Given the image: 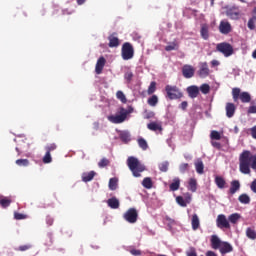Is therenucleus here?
Returning <instances> with one entry per match:
<instances>
[{"label":"nucleus","mask_w":256,"mask_h":256,"mask_svg":"<svg viewBox=\"0 0 256 256\" xmlns=\"http://www.w3.org/2000/svg\"><path fill=\"white\" fill-rule=\"evenodd\" d=\"M95 175H97L96 171H90V172H84L82 174V181L84 183H89V181H93V179L95 178Z\"/></svg>","instance_id":"17"},{"label":"nucleus","mask_w":256,"mask_h":256,"mask_svg":"<svg viewBox=\"0 0 256 256\" xmlns=\"http://www.w3.org/2000/svg\"><path fill=\"white\" fill-rule=\"evenodd\" d=\"M255 23H256V20L253 19V18H250L248 20V29H250V31H255Z\"/></svg>","instance_id":"48"},{"label":"nucleus","mask_w":256,"mask_h":256,"mask_svg":"<svg viewBox=\"0 0 256 256\" xmlns=\"http://www.w3.org/2000/svg\"><path fill=\"white\" fill-rule=\"evenodd\" d=\"M52 161H53V158L51 157V153L46 152L43 157V163L48 164V163H51Z\"/></svg>","instance_id":"46"},{"label":"nucleus","mask_w":256,"mask_h":256,"mask_svg":"<svg viewBox=\"0 0 256 256\" xmlns=\"http://www.w3.org/2000/svg\"><path fill=\"white\" fill-rule=\"evenodd\" d=\"M211 73V70L209 69V64L207 62H201L199 64V70H198V75L201 79H205L209 77Z\"/></svg>","instance_id":"10"},{"label":"nucleus","mask_w":256,"mask_h":256,"mask_svg":"<svg viewBox=\"0 0 256 256\" xmlns=\"http://www.w3.org/2000/svg\"><path fill=\"white\" fill-rule=\"evenodd\" d=\"M105 63H106L105 57H100L97 60L96 67H95V72L97 73V75H101V73H103V67H105Z\"/></svg>","instance_id":"16"},{"label":"nucleus","mask_w":256,"mask_h":256,"mask_svg":"<svg viewBox=\"0 0 256 256\" xmlns=\"http://www.w3.org/2000/svg\"><path fill=\"white\" fill-rule=\"evenodd\" d=\"M210 241L212 249H219L221 255H226V253L233 251V246L229 242H222L217 235H212Z\"/></svg>","instance_id":"1"},{"label":"nucleus","mask_w":256,"mask_h":256,"mask_svg":"<svg viewBox=\"0 0 256 256\" xmlns=\"http://www.w3.org/2000/svg\"><path fill=\"white\" fill-rule=\"evenodd\" d=\"M117 178H110L109 180V189L111 191H115L117 189Z\"/></svg>","instance_id":"40"},{"label":"nucleus","mask_w":256,"mask_h":256,"mask_svg":"<svg viewBox=\"0 0 256 256\" xmlns=\"http://www.w3.org/2000/svg\"><path fill=\"white\" fill-rule=\"evenodd\" d=\"M206 256H217L215 252L213 251H207Z\"/></svg>","instance_id":"62"},{"label":"nucleus","mask_w":256,"mask_h":256,"mask_svg":"<svg viewBox=\"0 0 256 256\" xmlns=\"http://www.w3.org/2000/svg\"><path fill=\"white\" fill-rule=\"evenodd\" d=\"M155 91H157V82L153 81L150 83L147 93H148V95H153V93H155Z\"/></svg>","instance_id":"38"},{"label":"nucleus","mask_w":256,"mask_h":256,"mask_svg":"<svg viewBox=\"0 0 256 256\" xmlns=\"http://www.w3.org/2000/svg\"><path fill=\"white\" fill-rule=\"evenodd\" d=\"M130 113H133V107H129L128 110L120 107L118 110V114L108 116V121H110V123L119 125V123H123L127 119V115H129Z\"/></svg>","instance_id":"3"},{"label":"nucleus","mask_w":256,"mask_h":256,"mask_svg":"<svg viewBox=\"0 0 256 256\" xmlns=\"http://www.w3.org/2000/svg\"><path fill=\"white\" fill-rule=\"evenodd\" d=\"M215 183H216L218 189H225V185L227 184L225 179L221 176H216L215 177Z\"/></svg>","instance_id":"27"},{"label":"nucleus","mask_w":256,"mask_h":256,"mask_svg":"<svg viewBox=\"0 0 256 256\" xmlns=\"http://www.w3.org/2000/svg\"><path fill=\"white\" fill-rule=\"evenodd\" d=\"M138 145L143 151H147V149H149V144H147V140L145 138H139Z\"/></svg>","instance_id":"33"},{"label":"nucleus","mask_w":256,"mask_h":256,"mask_svg":"<svg viewBox=\"0 0 256 256\" xmlns=\"http://www.w3.org/2000/svg\"><path fill=\"white\" fill-rule=\"evenodd\" d=\"M226 15L230 19L237 21V19H239V17H241V12L239 11V8L231 7L226 10Z\"/></svg>","instance_id":"13"},{"label":"nucleus","mask_w":256,"mask_h":256,"mask_svg":"<svg viewBox=\"0 0 256 256\" xmlns=\"http://www.w3.org/2000/svg\"><path fill=\"white\" fill-rule=\"evenodd\" d=\"M250 189L253 193H256V179L251 183Z\"/></svg>","instance_id":"58"},{"label":"nucleus","mask_w":256,"mask_h":256,"mask_svg":"<svg viewBox=\"0 0 256 256\" xmlns=\"http://www.w3.org/2000/svg\"><path fill=\"white\" fill-rule=\"evenodd\" d=\"M55 149H57V144H55V143L48 144V145L45 147L46 153H51L52 151H55Z\"/></svg>","instance_id":"47"},{"label":"nucleus","mask_w":256,"mask_h":256,"mask_svg":"<svg viewBox=\"0 0 256 256\" xmlns=\"http://www.w3.org/2000/svg\"><path fill=\"white\" fill-rule=\"evenodd\" d=\"M31 245L30 244H26V245H21L18 248H16V251H29V249H31Z\"/></svg>","instance_id":"51"},{"label":"nucleus","mask_w":256,"mask_h":256,"mask_svg":"<svg viewBox=\"0 0 256 256\" xmlns=\"http://www.w3.org/2000/svg\"><path fill=\"white\" fill-rule=\"evenodd\" d=\"M135 55V49L133 48V45L129 42H125L122 45L121 49V57L124 61H129L132 57Z\"/></svg>","instance_id":"6"},{"label":"nucleus","mask_w":256,"mask_h":256,"mask_svg":"<svg viewBox=\"0 0 256 256\" xmlns=\"http://www.w3.org/2000/svg\"><path fill=\"white\" fill-rule=\"evenodd\" d=\"M200 36L204 41L209 40V24H201L200 27Z\"/></svg>","instance_id":"15"},{"label":"nucleus","mask_w":256,"mask_h":256,"mask_svg":"<svg viewBox=\"0 0 256 256\" xmlns=\"http://www.w3.org/2000/svg\"><path fill=\"white\" fill-rule=\"evenodd\" d=\"M125 221L128 223H137V219H139V212L135 208H129L123 215Z\"/></svg>","instance_id":"8"},{"label":"nucleus","mask_w":256,"mask_h":256,"mask_svg":"<svg viewBox=\"0 0 256 256\" xmlns=\"http://www.w3.org/2000/svg\"><path fill=\"white\" fill-rule=\"evenodd\" d=\"M116 97H117V99H119L122 103H127V97H125V94L123 93V91H121V90L117 91Z\"/></svg>","instance_id":"43"},{"label":"nucleus","mask_w":256,"mask_h":256,"mask_svg":"<svg viewBox=\"0 0 256 256\" xmlns=\"http://www.w3.org/2000/svg\"><path fill=\"white\" fill-rule=\"evenodd\" d=\"M109 163H111V162L109 161V159H107V158H102V159L98 162V167H99L100 169H103L104 167L109 166Z\"/></svg>","instance_id":"41"},{"label":"nucleus","mask_w":256,"mask_h":256,"mask_svg":"<svg viewBox=\"0 0 256 256\" xmlns=\"http://www.w3.org/2000/svg\"><path fill=\"white\" fill-rule=\"evenodd\" d=\"M246 236L248 239L255 240L256 239V231L253 228H247L246 229Z\"/></svg>","instance_id":"36"},{"label":"nucleus","mask_w":256,"mask_h":256,"mask_svg":"<svg viewBox=\"0 0 256 256\" xmlns=\"http://www.w3.org/2000/svg\"><path fill=\"white\" fill-rule=\"evenodd\" d=\"M179 49V45L177 43L173 42L165 47V51H175Z\"/></svg>","instance_id":"45"},{"label":"nucleus","mask_w":256,"mask_h":256,"mask_svg":"<svg viewBox=\"0 0 256 256\" xmlns=\"http://www.w3.org/2000/svg\"><path fill=\"white\" fill-rule=\"evenodd\" d=\"M165 91H166V97H167V99H170V101L182 99V97H183V92L177 86L166 85Z\"/></svg>","instance_id":"4"},{"label":"nucleus","mask_w":256,"mask_h":256,"mask_svg":"<svg viewBox=\"0 0 256 256\" xmlns=\"http://www.w3.org/2000/svg\"><path fill=\"white\" fill-rule=\"evenodd\" d=\"M216 225L218 229H231V224H229V220H227L225 214H219L217 216Z\"/></svg>","instance_id":"9"},{"label":"nucleus","mask_w":256,"mask_h":256,"mask_svg":"<svg viewBox=\"0 0 256 256\" xmlns=\"http://www.w3.org/2000/svg\"><path fill=\"white\" fill-rule=\"evenodd\" d=\"M127 165L135 177H140L141 173H143V171H145V165H143L139 161V159L135 158L134 156L128 157Z\"/></svg>","instance_id":"2"},{"label":"nucleus","mask_w":256,"mask_h":256,"mask_svg":"<svg viewBox=\"0 0 256 256\" xmlns=\"http://www.w3.org/2000/svg\"><path fill=\"white\" fill-rule=\"evenodd\" d=\"M200 91L203 95H207L209 94V91H211V86H209V84H202L200 86Z\"/></svg>","instance_id":"42"},{"label":"nucleus","mask_w":256,"mask_h":256,"mask_svg":"<svg viewBox=\"0 0 256 256\" xmlns=\"http://www.w3.org/2000/svg\"><path fill=\"white\" fill-rule=\"evenodd\" d=\"M256 114V105L250 106L248 108V115Z\"/></svg>","instance_id":"56"},{"label":"nucleus","mask_w":256,"mask_h":256,"mask_svg":"<svg viewBox=\"0 0 256 256\" xmlns=\"http://www.w3.org/2000/svg\"><path fill=\"white\" fill-rule=\"evenodd\" d=\"M211 66L212 67H219V62L217 60H212L211 61Z\"/></svg>","instance_id":"60"},{"label":"nucleus","mask_w":256,"mask_h":256,"mask_svg":"<svg viewBox=\"0 0 256 256\" xmlns=\"http://www.w3.org/2000/svg\"><path fill=\"white\" fill-rule=\"evenodd\" d=\"M250 133H251L252 139L256 140V125L250 128Z\"/></svg>","instance_id":"55"},{"label":"nucleus","mask_w":256,"mask_h":256,"mask_svg":"<svg viewBox=\"0 0 256 256\" xmlns=\"http://www.w3.org/2000/svg\"><path fill=\"white\" fill-rule=\"evenodd\" d=\"M11 203H13L11 198L0 195V205L1 207H3V209H7V207H9Z\"/></svg>","instance_id":"23"},{"label":"nucleus","mask_w":256,"mask_h":256,"mask_svg":"<svg viewBox=\"0 0 256 256\" xmlns=\"http://www.w3.org/2000/svg\"><path fill=\"white\" fill-rule=\"evenodd\" d=\"M195 168H196V172H197L199 175H203V171H204V169H205V165L203 164V160L198 159V160L195 162Z\"/></svg>","instance_id":"25"},{"label":"nucleus","mask_w":256,"mask_h":256,"mask_svg":"<svg viewBox=\"0 0 256 256\" xmlns=\"http://www.w3.org/2000/svg\"><path fill=\"white\" fill-rule=\"evenodd\" d=\"M238 201H240L243 205H249L251 203V198L247 194H241L238 197Z\"/></svg>","instance_id":"30"},{"label":"nucleus","mask_w":256,"mask_h":256,"mask_svg":"<svg viewBox=\"0 0 256 256\" xmlns=\"http://www.w3.org/2000/svg\"><path fill=\"white\" fill-rule=\"evenodd\" d=\"M179 171H180V173H186V171H189V164H187V163H182V164L179 166Z\"/></svg>","instance_id":"49"},{"label":"nucleus","mask_w":256,"mask_h":256,"mask_svg":"<svg viewBox=\"0 0 256 256\" xmlns=\"http://www.w3.org/2000/svg\"><path fill=\"white\" fill-rule=\"evenodd\" d=\"M191 225H192L193 231H197V229H199L201 223L199 221V216L197 214L192 215Z\"/></svg>","instance_id":"24"},{"label":"nucleus","mask_w":256,"mask_h":256,"mask_svg":"<svg viewBox=\"0 0 256 256\" xmlns=\"http://www.w3.org/2000/svg\"><path fill=\"white\" fill-rule=\"evenodd\" d=\"M147 129H149V131H154L155 133H157V131H159V133L163 132V124L161 122H150L147 124Z\"/></svg>","instance_id":"14"},{"label":"nucleus","mask_w":256,"mask_h":256,"mask_svg":"<svg viewBox=\"0 0 256 256\" xmlns=\"http://www.w3.org/2000/svg\"><path fill=\"white\" fill-rule=\"evenodd\" d=\"M252 19L256 20V7L252 11Z\"/></svg>","instance_id":"63"},{"label":"nucleus","mask_w":256,"mask_h":256,"mask_svg":"<svg viewBox=\"0 0 256 256\" xmlns=\"http://www.w3.org/2000/svg\"><path fill=\"white\" fill-rule=\"evenodd\" d=\"M147 103L150 105V107H157V103H159V97H157V95H152L150 98H148Z\"/></svg>","instance_id":"31"},{"label":"nucleus","mask_w":256,"mask_h":256,"mask_svg":"<svg viewBox=\"0 0 256 256\" xmlns=\"http://www.w3.org/2000/svg\"><path fill=\"white\" fill-rule=\"evenodd\" d=\"M158 167L162 173H167V171H169V162L168 161L161 162L158 165Z\"/></svg>","instance_id":"37"},{"label":"nucleus","mask_w":256,"mask_h":256,"mask_svg":"<svg viewBox=\"0 0 256 256\" xmlns=\"http://www.w3.org/2000/svg\"><path fill=\"white\" fill-rule=\"evenodd\" d=\"M46 222H47V225H53V218H51V217H47L46 218Z\"/></svg>","instance_id":"59"},{"label":"nucleus","mask_w":256,"mask_h":256,"mask_svg":"<svg viewBox=\"0 0 256 256\" xmlns=\"http://www.w3.org/2000/svg\"><path fill=\"white\" fill-rule=\"evenodd\" d=\"M216 51L222 53L224 57H231V55H233L234 52L233 46L227 42L217 44Z\"/></svg>","instance_id":"7"},{"label":"nucleus","mask_w":256,"mask_h":256,"mask_svg":"<svg viewBox=\"0 0 256 256\" xmlns=\"http://www.w3.org/2000/svg\"><path fill=\"white\" fill-rule=\"evenodd\" d=\"M239 189H241V183H239V180L232 181L229 189L230 195H235Z\"/></svg>","instance_id":"21"},{"label":"nucleus","mask_w":256,"mask_h":256,"mask_svg":"<svg viewBox=\"0 0 256 256\" xmlns=\"http://www.w3.org/2000/svg\"><path fill=\"white\" fill-rule=\"evenodd\" d=\"M239 219H241V214L233 213L228 217V222L232 223L233 225L237 224Z\"/></svg>","instance_id":"29"},{"label":"nucleus","mask_w":256,"mask_h":256,"mask_svg":"<svg viewBox=\"0 0 256 256\" xmlns=\"http://www.w3.org/2000/svg\"><path fill=\"white\" fill-rule=\"evenodd\" d=\"M211 145L212 147H214L215 149H221V143L215 141V140H211Z\"/></svg>","instance_id":"54"},{"label":"nucleus","mask_w":256,"mask_h":256,"mask_svg":"<svg viewBox=\"0 0 256 256\" xmlns=\"http://www.w3.org/2000/svg\"><path fill=\"white\" fill-rule=\"evenodd\" d=\"M187 101H183L181 104H180V107H181V109H183V110H185V109H187Z\"/></svg>","instance_id":"61"},{"label":"nucleus","mask_w":256,"mask_h":256,"mask_svg":"<svg viewBox=\"0 0 256 256\" xmlns=\"http://www.w3.org/2000/svg\"><path fill=\"white\" fill-rule=\"evenodd\" d=\"M130 253H131V255H134V256H140L141 250L132 249V250H130Z\"/></svg>","instance_id":"57"},{"label":"nucleus","mask_w":256,"mask_h":256,"mask_svg":"<svg viewBox=\"0 0 256 256\" xmlns=\"http://www.w3.org/2000/svg\"><path fill=\"white\" fill-rule=\"evenodd\" d=\"M210 139L211 141H221V133L216 130H212L210 133Z\"/></svg>","instance_id":"34"},{"label":"nucleus","mask_w":256,"mask_h":256,"mask_svg":"<svg viewBox=\"0 0 256 256\" xmlns=\"http://www.w3.org/2000/svg\"><path fill=\"white\" fill-rule=\"evenodd\" d=\"M176 202L178 203V205H180V207H187V205L191 203V196L188 195V197H186L185 199L182 196H177Z\"/></svg>","instance_id":"19"},{"label":"nucleus","mask_w":256,"mask_h":256,"mask_svg":"<svg viewBox=\"0 0 256 256\" xmlns=\"http://www.w3.org/2000/svg\"><path fill=\"white\" fill-rule=\"evenodd\" d=\"M187 256H197V250L195 247H190L189 251L186 252Z\"/></svg>","instance_id":"52"},{"label":"nucleus","mask_w":256,"mask_h":256,"mask_svg":"<svg viewBox=\"0 0 256 256\" xmlns=\"http://www.w3.org/2000/svg\"><path fill=\"white\" fill-rule=\"evenodd\" d=\"M219 31L222 33V35H229V33L233 31L231 23H229L227 20H222L219 24Z\"/></svg>","instance_id":"12"},{"label":"nucleus","mask_w":256,"mask_h":256,"mask_svg":"<svg viewBox=\"0 0 256 256\" xmlns=\"http://www.w3.org/2000/svg\"><path fill=\"white\" fill-rule=\"evenodd\" d=\"M187 93L191 99H195L199 96V87L197 86H189L187 88Z\"/></svg>","instance_id":"18"},{"label":"nucleus","mask_w":256,"mask_h":256,"mask_svg":"<svg viewBox=\"0 0 256 256\" xmlns=\"http://www.w3.org/2000/svg\"><path fill=\"white\" fill-rule=\"evenodd\" d=\"M142 185L145 187V189H151L153 187V180H151L149 177H146L143 179Z\"/></svg>","instance_id":"35"},{"label":"nucleus","mask_w":256,"mask_h":256,"mask_svg":"<svg viewBox=\"0 0 256 256\" xmlns=\"http://www.w3.org/2000/svg\"><path fill=\"white\" fill-rule=\"evenodd\" d=\"M28 215L27 214H21L19 212H15L14 213V219H16V221H21L23 219H28Z\"/></svg>","instance_id":"44"},{"label":"nucleus","mask_w":256,"mask_h":256,"mask_svg":"<svg viewBox=\"0 0 256 256\" xmlns=\"http://www.w3.org/2000/svg\"><path fill=\"white\" fill-rule=\"evenodd\" d=\"M232 97L234 103H237L239 99L242 103H251V94L249 92H241L240 88L232 89Z\"/></svg>","instance_id":"5"},{"label":"nucleus","mask_w":256,"mask_h":256,"mask_svg":"<svg viewBox=\"0 0 256 256\" xmlns=\"http://www.w3.org/2000/svg\"><path fill=\"white\" fill-rule=\"evenodd\" d=\"M124 79L127 80V83H131L133 81V72L128 71L124 74Z\"/></svg>","instance_id":"50"},{"label":"nucleus","mask_w":256,"mask_h":256,"mask_svg":"<svg viewBox=\"0 0 256 256\" xmlns=\"http://www.w3.org/2000/svg\"><path fill=\"white\" fill-rule=\"evenodd\" d=\"M182 75L185 79H191L195 76V67L189 64H185L182 67Z\"/></svg>","instance_id":"11"},{"label":"nucleus","mask_w":256,"mask_h":256,"mask_svg":"<svg viewBox=\"0 0 256 256\" xmlns=\"http://www.w3.org/2000/svg\"><path fill=\"white\" fill-rule=\"evenodd\" d=\"M155 117V112L153 111H145L144 119H153Z\"/></svg>","instance_id":"53"},{"label":"nucleus","mask_w":256,"mask_h":256,"mask_svg":"<svg viewBox=\"0 0 256 256\" xmlns=\"http://www.w3.org/2000/svg\"><path fill=\"white\" fill-rule=\"evenodd\" d=\"M181 185V180L179 178H175L173 183L170 184V191H178Z\"/></svg>","instance_id":"32"},{"label":"nucleus","mask_w":256,"mask_h":256,"mask_svg":"<svg viewBox=\"0 0 256 256\" xmlns=\"http://www.w3.org/2000/svg\"><path fill=\"white\" fill-rule=\"evenodd\" d=\"M109 44L108 46L113 48V47H119V38L115 37L114 35H110L108 37Z\"/></svg>","instance_id":"26"},{"label":"nucleus","mask_w":256,"mask_h":256,"mask_svg":"<svg viewBox=\"0 0 256 256\" xmlns=\"http://www.w3.org/2000/svg\"><path fill=\"white\" fill-rule=\"evenodd\" d=\"M87 0H76L77 5H83Z\"/></svg>","instance_id":"64"},{"label":"nucleus","mask_w":256,"mask_h":256,"mask_svg":"<svg viewBox=\"0 0 256 256\" xmlns=\"http://www.w3.org/2000/svg\"><path fill=\"white\" fill-rule=\"evenodd\" d=\"M188 189L189 191H191L192 193H195V191H197V179L195 178H190L189 182H188Z\"/></svg>","instance_id":"28"},{"label":"nucleus","mask_w":256,"mask_h":256,"mask_svg":"<svg viewBox=\"0 0 256 256\" xmlns=\"http://www.w3.org/2000/svg\"><path fill=\"white\" fill-rule=\"evenodd\" d=\"M237 108L235 107V104L228 102L226 104V117H228L229 119H231V117H233V115H235V110Z\"/></svg>","instance_id":"20"},{"label":"nucleus","mask_w":256,"mask_h":256,"mask_svg":"<svg viewBox=\"0 0 256 256\" xmlns=\"http://www.w3.org/2000/svg\"><path fill=\"white\" fill-rule=\"evenodd\" d=\"M107 205L110 209H119V199L117 197H112L107 200Z\"/></svg>","instance_id":"22"},{"label":"nucleus","mask_w":256,"mask_h":256,"mask_svg":"<svg viewBox=\"0 0 256 256\" xmlns=\"http://www.w3.org/2000/svg\"><path fill=\"white\" fill-rule=\"evenodd\" d=\"M16 165H18V167H29L30 162L28 159H18L16 160Z\"/></svg>","instance_id":"39"}]
</instances>
